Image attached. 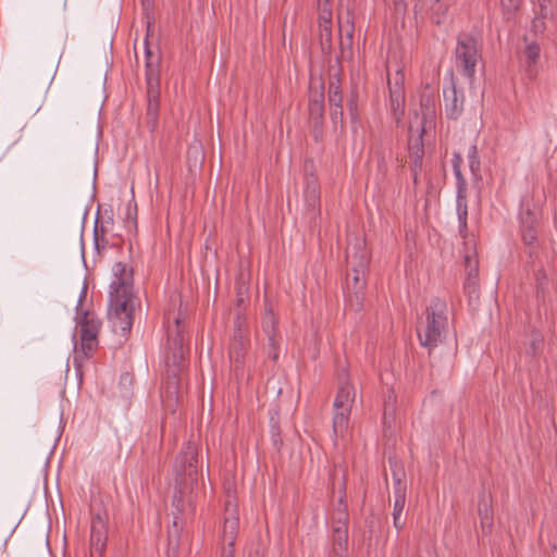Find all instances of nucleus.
<instances>
[{"label": "nucleus", "mask_w": 557, "mask_h": 557, "mask_svg": "<svg viewBox=\"0 0 557 557\" xmlns=\"http://www.w3.org/2000/svg\"><path fill=\"white\" fill-rule=\"evenodd\" d=\"M112 273L108 317L113 332L126 336L132 330L138 300L134 293L133 269L127 263L115 262Z\"/></svg>", "instance_id": "nucleus-1"}, {"label": "nucleus", "mask_w": 557, "mask_h": 557, "mask_svg": "<svg viewBox=\"0 0 557 557\" xmlns=\"http://www.w3.org/2000/svg\"><path fill=\"white\" fill-rule=\"evenodd\" d=\"M347 469L335 466L331 473V487L337 496V505L332 512V552L331 557H348V522L349 513L346 504Z\"/></svg>", "instance_id": "nucleus-2"}, {"label": "nucleus", "mask_w": 557, "mask_h": 557, "mask_svg": "<svg viewBox=\"0 0 557 557\" xmlns=\"http://www.w3.org/2000/svg\"><path fill=\"white\" fill-rule=\"evenodd\" d=\"M424 314L425 319L417 326V335L421 346L431 350L443 343L448 331L446 301L434 298Z\"/></svg>", "instance_id": "nucleus-3"}, {"label": "nucleus", "mask_w": 557, "mask_h": 557, "mask_svg": "<svg viewBox=\"0 0 557 557\" xmlns=\"http://www.w3.org/2000/svg\"><path fill=\"white\" fill-rule=\"evenodd\" d=\"M369 252L366 248V240L355 236L348 239L346 247L347 263V288L352 292L357 299L362 295L366 286V272L369 265Z\"/></svg>", "instance_id": "nucleus-4"}, {"label": "nucleus", "mask_w": 557, "mask_h": 557, "mask_svg": "<svg viewBox=\"0 0 557 557\" xmlns=\"http://www.w3.org/2000/svg\"><path fill=\"white\" fill-rule=\"evenodd\" d=\"M337 382L338 388L333 404V432L335 436H343L349 426L356 391L350 384L348 372L345 369L338 372Z\"/></svg>", "instance_id": "nucleus-5"}, {"label": "nucleus", "mask_w": 557, "mask_h": 557, "mask_svg": "<svg viewBox=\"0 0 557 557\" xmlns=\"http://www.w3.org/2000/svg\"><path fill=\"white\" fill-rule=\"evenodd\" d=\"M99 330L100 322L86 312L78 323L81 346L79 348L75 346V355L73 359V364L76 371H81L84 362L88 360L97 349Z\"/></svg>", "instance_id": "nucleus-6"}, {"label": "nucleus", "mask_w": 557, "mask_h": 557, "mask_svg": "<svg viewBox=\"0 0 557 557\" xmlns=\"http://www.w3.org/2000/svg\"><path fill=\"white\" fill-rule=\"evenodd\" d=\"M481 59L478 39L468 33L459 34L455 49V62L458 71L468 78H472L475 66Z\"/></svg>", "instance_id": "nucleus-7"}, {"label": "nucleus", "mask_w": 557, "mask_h": 557, "mask_svg": "<svg viewBox=\"0 0 557 557\" xmlns=\"http://www.w3.org/2000/svg\"><path fill=\"white\" fill-rule=\"evenodd\" d=\"M425 102H429V99L421 101L422 110L425 108L428 112H423V117L420 121L418 127H417V136L410 135L409 137V144H408V150H409V166L412 173V182L414 185H418L419 183V174L422 171L423 166V157H424V144H423V134L425 133V123H426V115H432L434 113L433 110H430L428 104Z\"/></svg>", "instance_id": "nucleus-8"}, {"label": "nucleus", "mask_w": 557, "mask_h": 557, "mask_svg": "<svg viewBox=\"0 0 557 557\" xmlns=\"http://www.w3.org/2000/svg\"><path fill=\"white\" fill-rule=\"evenodd\" d=\"M540 214L530 206L522 207L520 212L521 235L527 246H533L537 240Z\"/></svg>", "instance_id": "nucleus-9"}, {"label": "nucleus", "mask_w": 557, "mask_h": 557, "mask_svg": "<svg viewBox=\"0 0 557 557\" xmlns=\"http://www.w3.org/2000/svg\"><path fill=\"white\" fill-rule=\"evenodd\" d=\"M89 543L90 557H102L107 545V525L100 513L92 516Z\"/></svg>", "instance_id": "nucleus-10"}, {"label": "nucleus", "mask_w": 557, "mask_h": 557, "mask_svg": "<svg viewBox=\"0 0 557 557\" xmlns=\"http://www.w3.org/2000/svg\"><path fill=\"white\" fill-rule=\"evenodd\" d=\"M444 97V111L448 119L457 120L463 111L465 96L463 92L458 90L454 79L451 85L443 91Z\"/></svg>", "instance_id": "nucleus-11"}, {"label": "nucleus", "mask_w": 557, "mask_h": 557, "mask_svg": "<svg viewBox=\"0 0 557 557\" xmlns=\"http://www.w3.org/2000/svg\"><path fill=\"white\" fill-rule=\"evenodd\" d=\"M406 483L400 478H395L394 481V507H393V523L397 530H401L405 525V520L401 515L406 504Z\"/></svg>", "instance_id": "nucleus-12"}, {"label": "nucleus", "mask_w": 557, "mask_h": 557, "mask_svg": "<svg viewBox=\"0 0 557 557\" xmlns=\"http://www.w3.org/2000/svg\"><path fill=\"white\" fill-rule=\"evenodd\" d=\"M421 10H425L430 20L436 24H445L448 18L449 4L445 0H420Z\"/></svg>", "instance_id": "nucleus-13"}, {"label": "nucleus", "mask_w": 557, "mask_h": 557, "mask_svg": "<svg viewBox=\"0 0 557 557\" xmlns=\"http://www.w3.org/2000/svg\"><path fill=\"white\" fill-rule=\"evenodd\" d=\"M478 513L480 518L482 533L488 535L493 531V508L491 496L484 493L480 496L478 504Z\"/></svg>", "instance_id": "nucleus-14"}, {"label": "nucleus", "mask_w": 557, "mask_h": 557, "mask_svg": "<svg viewBox=\"0 0 557 557\" xmlns=\"http://www.w3.org/2000/svg\"><path fill=\"white\" fill-rule=\"evenodd\" d=\"M309 117L314 127H320L324 117V94L322 90L311 92L309 97Z\"/></svg>", "instance_id": "nucleus-15"}, {"label": "nucleus", "mask_w": 557, "mask_h": 557, "mask_svg": "<svg viewBox=\"0 0 557 557\" xmlns=\"http://www.w3.org/2000/svg\"><path fill=\"white\" fill-rule=\"evenodd\" d=\"M276 325L277 318L275 317L271 307H267L264 314L261 319V327L269 339V345L275 347L276 343Z\"/></svg>", "instance_id": "nucleus-16"}, {"label": "nucleus", "mask_w": 557, "mask_h": 557, "mask_svg": "<svg viewBox=\"0 0 557 557\" xmlns=\"http://www.w3.org/2000/svg\"><path fill=\"white\" fill-rule=\"evenodd\" d=\"M246 351V342L240 333L235 334L230 346V358L235 368L238 369L243 366V360Z\"/></svg>", "instance_id": "nucleus-17"}, {"label": "nucleus", "mask_w": 557, "mask_h": 557, "mask_svg": "<svg viewBox=\"0 0 557 557\" xmlns=\"http://www.w3.org/2000/svg\"><path fill=\"white\" fill-rule=\"evenodd\" d=\"M173 356H171L170 351L166 352V356L164 359V366L166 368V382H165V384H162L161 388H160V397H161L163 406L166 409H171V401H172V395H173V393L171 391V383H170V380L172 377V371H171V358Z\"/></svg>", "instance_id": "nucleus-18"}, {"label": "nucleus", "mask_w": 557, "mask_h": 557, "mask_svg": "<svg viewBox=\"0 0 557 557\" xmlns=\"http://www.w3.org/2000/svg\"><path fill=\"white\" fill-rule=\"evenodd\" d=\"M226 512H228L230 516L224 519L223 533L226 540L232 541L238 529V518L235 516L236 508L231 502L226 504Z\"/></svg>", "instance_id": "nucleus-19"}, {"label": "nucleus", "mask_w": 557, "mask_h": 557, "mask_svg": "<svg viewBox=\"0 0 557 557\" xmlns=\"http://www.w3.org/2000/svg\"><path fill=\"white\" fill-rule=\"evenodd\" d=\"M466 265H467V278L465 282V289L468 293H475L478 289V262L472 260L470 257H466Z\"/></svg>", "instance_id": "nucleus-20"}, {"label": "nucleus", "mask_w": 557, "mask_h": 557, "mask_svg": "<svg viewBox=\"0 0 557 557\" xmlns=\"http://www.w3.org/2000/svg\"><path fill=\"white\" fill-rule=\"evenodd\" d=\"M305 199L307 205L311 208H315L319 205V186L317 180L313 177L307 182Z\"/></svg>", "instance_id": "nucleus-21"}, {"label": "nucleus", "mask_w": 557, "mask_h": 557, "mask_svg": "<svg viewBox=\"0 0 557 557\" xmlns=\"http://www.w3.org/2000/svg\"><path fill=\"white\" fill-rule=\"evenodd\" d=\"M388 87H389V95H391V106L392 110L395 115H397V111L400 109L405 96H404V87L399 86H392V82L388 78Z\"/></svg>", "instance_id": "nucleus-22"}, {"label": "nucleus", "mask_w": 557, "mask_h": 557, "mask_svg": "<svg viewBox=\"0 0 557 557\" xmlns=\"http://www.w3.org/2000/svg\"><path fill=\"white\" fill-rule=\"evenodd\" d=\"M329 104L330 107H343V94L338 82L329 83Z\"/></svg>", "instance_id": "nucleus-23"}, {"label": "nucleus", "mask_w": 557, "mask_h": 557, "mask_svg": "<svg viewBox=\"0 0 557 557\" xmlns=\"http://www.w3.org/2000/svg\"><path fill=\"white\" fill-rule=\"evenodd\" d=\"M457 213L460 228L467 227L468 208L466 201V191L457 193Z\"/></svg>", "instance_id": "nucleus-24"}, {"label": "nucleus", "mask_w": 557, "mask_h": 557, "mask_svg": "<svg viewBox=\"0 0 557 557\" xmlns=\"http://www.w3.org/2000/svg\"><path fill=\"white\" fill-rule=\"evenodd\" d=\"M338 28L341 37L343 38L345 36L349 41H351L354 35V23L350 20L349 13L345 16L339 15Z\"/></svg>", "instance_id": "nucleus-25"}, {"label": "nucleus", "mask_w": 557, "mask_h": 557, "mask_svg": "<svg viewBox=\"0 0 557 557\" xmlns=\"http://www.w3.org/2000/svg\"><path fill=\"white\" fill-rule=\"evenodd\" d=\"M460 161L461 158L459 154H455L453 159V169L454 173L457 180V193H465L466 191V181L461 174L460 170Z\"/></svg>", "instance_id": "nucleus-26"}, {"label": "nucleus", "mask_w": 557, "mask_h": 557, "mask_svg": "<svg viewBox=\"0 0 557 557\" xmlns=\"http://www.w3.org/2000/svg\"><path fill=\"white\" fill-rule=\"evenodd\" d=\"M395 400L396 397L393 393V391H389L387 398L384 401V411H383V420L384 423H387L388 420L394 419L395 414Z\"/></svg>", "instance_id": "nucleus-27"}, {"label": "nucleus", "mask_w": 557, "mask_h": 557, "mask_svg": "<svg viewBox=\"0 0 557 557\" xmlns=\"http://www.w3.org/2000/svg\"><path fill=\"white\" fill-rule=\"evenodd\" d=\"M540 46L536 42H531L525 46L524 57L529 66L535 64L540 58Z\"/></svg>", "instance_id": "nucleus-28"}, {"label": "nucleus", "mask_w": 557, "mask_h": 557, "mask_svg": "<svg viewBox=\"0 0 557 557\" xmlns=\"http://www.w3.org/2000/svg\"><path fill=\"white\" fill-rule=\"evenodd\" d=\"M330 116H331V120H332L335 128L337 127V125L343 127V124H344L343 107H330Z\"/></svg>", "instance_id": "nucleus-29"}, {"label": "nucleus", "mask_w": 557, "mask_h": 557, "mask_svg": "<svg viewBox=\"0 0 557 557\" xmlns=\"http://www.w3.org/2000/svg\"><path fill=\"white\" fill-rule=\"evenodd\" d=\"M547 16H544L543 14H541L540 12L537 13V15L533 18L532 21V30L535 33V34H542L544 33L545 28H546V25H545V18Z\"/></svg>", "instance_id": "nucleus-30"}, {"label": "nucleus", "mask_w": 557, "mask_h": 557, "mask_svg": "<svg viewBox=\"0 0 557 557\" xmlns=\"http://www.w3.org/2000/svg\"><path fill=\"white\" fill-rule=\"evenodd\" d=\"M357 100H358L357 89H352L350 92V98L348 100V110H349V113H350L352 120H355L357 117Z\"/></svg>", "instance_id": "nucleus-31"}, {"label": "nucleus", "mask_w": 557, "mask_h": 557, "mask_svg": "<svg viewBox=\"0 0 557 557\" xmlns=\"http://www.w3.org/2000/svg\"><path fill=\"white\" fill-rule=\"evenodd\" d=\"M320 37L322 41L331 42L332 39V23L319 24Z\"/></svg>", "instance_id": "nucleus-32"}, {"label": "nucleus", "mask_w": 557, "mask_h": 557, "mask_svg": "<svg viewBox=\"0 0 557 557\" xmlns=\"http://www.w3.org/2000/svg\"><path fill=\"white\" fill-rule=\"evenodd\" d=\"M500 1H502L503 9L507 13L510 14V13L516 12L519 9L522 0H500Z\"/></svg>", "instance_id": "nucleus-33"}, {"label": "nucleus", "mask_w": 557, "mask_h": 557, "mask_svg": "<svg viewBox=\"0 0 557 557\" xmlns=\"http://www.w3.org/2000/svg\"><path fill=\"white\" fill-rule=\"evenodd\" d=\"M332 23V9H322L319 12V24Z\"/></svg>", "instance_id": "nucleus-34"}, {"label": "nucleus", "mask_w": 557, "mask_h": 557, "mask_svg": "<svg viewBox=\"0 0 557 557\" xmlns=\"http://www.w3.org/2000/svg\"><path fill=\"white\" fill-rule=\"evenodd\" d=\"M550 0H539V7H540V13L544 16L548 15V7H549Z\"/></svg>", "instance_id": "nucleus-35"}, {"label": "nucleus", "mask_w": 557, "mask_h": 557, "mask_svg": "<svg viewBox=\"0 0 557 557\" xmlns=\"http://www.w3.org/2000/svg\"><path fill=\"white\" fill-rule=\"evenodd\" d=\"M183 342H184V337L183 335H181V332L177 331L176 332V345L180 343V356L182 359H184V355H185V348H184V345H183Z\"/></svg>", "instance_id": "nucleus-36"}, {"label": "nucleus", "mask_w": 557, "mask_h": 557, "mask_svg": "<svg viewBox=\"0 0 557 557\" xmlns=\"http://www.w3.org/2000/svg\"><path fill=\"white\" fill-rule=\"evenodd\" d=\"M404 82V73L401 70H397L395 74V83L392 84V86H399L403 87Z\"/></svg>", "instance_id": "nucleus-37"}, {"label": "nucleus", "mask_w": 557, "mask_h": 557, "mask_svg": "<svg viewBox=\"0 0 557 557\" xmlns=\"http://www.w3.org/2000/svg\"><path fill=\"white\" fill-rule=\"evenodd\" d=\"M188 455H190V459H195L196 457V446L191 443H188ZM189 466H191V460H189Z\"/></svg>", "instance_id": "nucleus-38"}, {"label": "nucleus", "mask_w": 557, "mask_h": 557, "mask_svg": "<svg viewBox=\"0 0 557 557\" xmlns=\"http://www.w3.org/2000/svg\"><path fill=\"white\" fill-rule=\"evenodd\" d=\"M318 9L319 12H321L322 9H331V3L329 0H319L318 1Z\"/></svg>", "instance_id": "nucleus-39"}, {"label": "nucleus", "mask_w": 557, "mask_h": 557, "mask_svg": "<svg viewBox=\"0 0 557 557\" xmlns=\"http://www.w3.org/2000/svg\"><path fill=\"white\" fill-rule=\"evenodd\" d=\"M479 166V162L475 160V157L473 156L470 161V168L472 171H474V166Z\"/></svg>", "instance_id": "nucleus-40"}, {"label": "nucleus", "mask_w": 557, "mask_h": 557, "mask_svg": "<svg viewBox=\"0 0 557 557\" xmlns=\"http://www.w3.org/2000/svg\"><path fill=\"white\" fill-rule=\"evenodd\" d=\"M191 151H194V152L196 153V157H197L198 154H200V151H199V148H198V147H195V146H194V147H191V148L189 149V153H190Z\"/></svg>", "instance_id": "nucleus-41"}, {"label": "nucleus", "mask_w": 557, "mask_h": 557, "mask_svg": "<svg viewBox=\"0 0 557 557\" xmlns=\"http://www.w3.org/2000/svg\"><path fill=\"white\" fill-rule=\"evenodd\" d=\"M409 132H410V133H412V132H413V124H412V123L410 124Z\"/></svg>", "instance_id": "nucleus-42"}, {"label": "nucleus", "mask_w": 557, "mask_h": 557, "mask_svg": "<svg viewBox=\"0 0 557 557\" xmlns=\"http://www.w3.org/2000/svg\"><path fill=\"white\" fill-rule=\"evenodd\" d=\"M175 324H176V326H178V325H180V321H178L177 319H176V321H175Z\"/></svg>", "instance_id": "nucleus-43"}, {"label": "nucleus", "mask_w": 557, "mask_h": 557, "mask_svg": "<svg viewBox=\"0 0 557 557\" xmlns=\"http://www.w3.org/2000/svg\"><path fill=\"white\" fill-rule=\"evenodd\" d=\"M256 557H258V556H256Z\"/></svg>", "instance_id": "nucleus-44"}]
</instances>
